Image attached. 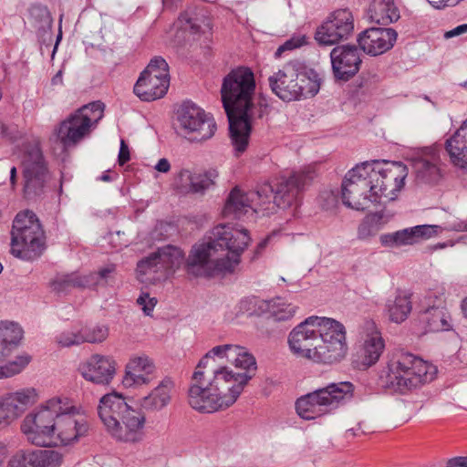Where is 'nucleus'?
<instances>
[{"label":"nucleus","instance_id":"nucleus-50","mask_svg":"<svg viewBox=\"0 0 467 467\" xmlns=\"http://www.w3.org/2000/svg\"><path fill=\"white\" fill-rule=\"evenodd\" d=\"M155 169L160 172L167 173L171 170L170 161L165 158L160 159Z\"/></svg>","mask_w":467,"mask_h":467},{"label":"nucleus","instance_id":"nucleus-20","mask_svg":"<svg viewBox=\"0 0 467 467\" xmlns=\"http://www.w3.org/2000/svg\"><path fill=\"white\" fill-rule=\"evenodd\" d=\"M45 249V235L40 223L26 230H12L11 253L24 260H34Z\"/></svg>","mask_w":467,"mask_h":467},{"label":"nucleus","instance_id":"nucleus-10","mask_svg":"<svg viewBox=\"0 0 467 467\" xmlns=\"http://www.w3.org/2000/svg\"><path fill=\"white\" fill-rule=\"evenodd\" d=\"M103 111L104 104L100 101L78 109L55 129L57 140L65 150L77 146L96 128L103 117Z\"/></svg>","mask_w":467,"mask_h":467},{"label":"nucleus","instance_id":"nucleus-40","mask_svg":"<svg viewBox=\"0 0 467 467\" xmlns=\"http://www.w3.org/2000/svg\"><path fill=\"white\" fill-rule=\"evenodd\" d=\"M218 177L216 170H209L204 173H193V179L190 188V193H203L214 184L215 179Z\"/></svg>","mask_w":467,"mask_h":467},{"label":"nucleus","instance_id":"nucleus-7","mask_svg":"<svg viewBox=\"0 0 467 467\" xmlns=\"http://www.w3.org/2000/svg\"><path fill=\"white\" fill-rule=\"evenodd\" d=\"M438 369L433 364L403 351L391 354L382 371L386 384L399 392H406L431 382Z\"/></svg>","mask_w":467,"mask_h":467},{"label":"nucleus","instance_id":"nucleus-43","mask_svg":"<svg viewBox=\"0 0 467 467\" xmlns=\"http://www.w3.org/2000/svg\"><path fill=\"white\" fill-rule=\"evenodd\" d=\"M35 223H40L38 218L33 212L26 210L16 214L12 230H26Z\"/></svg>","mask_w":467,"mask_h":467},{"label":"nucleus","instance_id":"nucleus-3","mask_svg":"<svg viewBox=\"0 0 467 467\" xmlns=\"http://www.w3.org/2000/svg\"><path fill=\"white\" fill-rule=\"evenodd\" d=\"M315 172V167L309 165L288 178L264 182L246 193L235 187L226 200L223 213L239 219L249 210L266 215L275 213L276 208L295 210L301 203L305 185L313 180Z\"/></svg>","mask_w":467,"mask_h":467},{"label":"nucleus","instance_id":"nucleus-38","mask_svg":"<svg viewBox=\"0 0 467 467\" xmlns=\"http://www.w3.org/2000/svg\"><path fill=\"white\" fill-rule=\"evenodd\" d=\"M270 315L278 321H285L294 317L296 307L281 297L274 298L266 303Z\"/></svg>","mask_w":467,"mask_h":467},{"label":"nucleus","instance_id":"nucleus-49","mask_svg":"<svg viewBox=\"0 0 467 467\" xmlns=\"http://www.w3.org/2000/svg\"><path fill=\"white\" fill-rule=\"evenodd\" d=\"M465 33H467V24H462V25L456 26L455 28H453L451 30L445 32L444 37L451 38V37L458 36L465 34Z\"/></svg>","mask_w":467,"mask_h":467},{"label":"nucleus","instance_id":"nucleus-33","mask_svg":"<svg viewBox=\"0 0 467 467\" xmlns=\"http://www.w3.org/2000/svg\"><path fill=\"white\" fill-rule=\"evenodd\" d=\"M22 327L15 322H0V361L9 357L23 338Z\"/></svg>","mask_w":467,"mask_h":467},{"label":"nucleus","instance_id":"nucleus-47","mask_svg":"<svg viewBox=\"0 0 467 467\" xmlns=\"http://www.w3.org/2000/svg\"><path fill=\"white\" fill-rule=\"evenodd\" d=\"M137 304L141 307L142 311L149 316L156 306L157 300L155 297H150L148 294H142L137 299Z\"/></svg>","mask_w":467,"mask_h":467},{"label":"nucleus","instance_id":"nucleus-12","mask_svg":"<svg viewBox=\"0 0 467 467\" xmlns=\"http://www.w3.org/2000/svg\"><path fill=\"white\" fill-rule=\"evenodd\" d=\"M176 130L192 142L211 139L216 130L214 119L192 102L183 103L177 111Z\"/></svg>","mask_w":467,"mask_h":467},{"label":"nucleus","instance_id":"nucleus-36","mask_svg":"<svg viewBox=\"0 0 467 467\" xmlns=\"http://www.w3.org/2000/svg\"><path fill=\"white\" fill-rule=\"evenodd\" d=\"M410 294L399 291L394 299H389L385 305V311L389 319L394 323L405 321L412 309Z\"/></svg>","mask_w":467,"mask_h":467},{"label":"nucleus","instance_id":"nucleus-4","mask_svg":"<svg viewBox=\"0 0 467 467\" xmlns=\"http://www.w3.org/2000/svg\"><path fill=\"white\" fill-rule=\"evenodd\" d=\"M250 240L243 227L216 225L209 236L192 247L186 262L187 272L195 276L234 273Z\"/></svg>","mask_w":467,"mask_h":467},{"label":"nucleus","instance_id":"nucleus-14","mask_svg":"<svg viewBox=\"0 0 467 467\" xmlns=\"http://www.w3.org/2000/svg\"><path fill=\"white\" fill-rule=\"evenodd\" d=\"M371 180L363 163L348 171L342 182V202L348 207L358 211L369 208L379 203L372 196Z\"/></svg>","mask_w":467,"mask_h":467},{"label":"nucleus","instance_id":"nucleus-39","mask_svg":"<svg viewBox=\"0 0 467 467\" xmlns=\"http://www.w3.org/2000/svg\"><path fill=\"white\" fill-rule=\"evenodd\" d=\"M140 75L150 78L159 79L161 81L168 80L170 82L169 66L165 59L160 57L152 58L146 69Z\"/></svg>","mask_w":467,"mask_h":467},{"label":"nucleus","instance_id":"nucleus-61","mask_svg":"<svg viewBox=\"0 0 467 467\" xmlns=\"http://www.w3.org/2000/svg\"><path fill=\"white\" fill-rule=\"evenodd\" d=\"M464 85L467 86V80L465 81Z\"/></svg>","mask_w":467,"mask_h":467},{"label":"nucleus","instance_id":"nucleus-54","mask_svg":"<svg viewBox=\"0 0 467 467\" xmlns=\"http://www.w3.org/2000/svg\"><path fill=\"white\" fill-rule=\"evenodd\" d=\"M266 244H267V239H265V240L262 241V242L257 245L255 253H256V254H260V253H261V251L265 249V247L266 246Z\"/></svg>","mask_w":467,"mask_h":467},{"label":"nucleus","instance_id":"nucleus-18","mask_svg":"<svg viewBox=\"0 0 467 467\" xmlns=\"http://www.w3.org/2000/svg\"><path fill=\"white\" fill-rule=\"evenodd\" d=\"M354 29V18L348 9H337L317 27L315 39L321 46H332L348 39Z\"/></svg>","mask_w":467,"mask_h":467},{"label":"nucleus","instance_id":"nucleus-57","mask_svg":"<svg viewBox=\"0 0 467 467\" xmlns=\"http://www.w3.org/2000/svg\"><path fill=\"white\" fill-rule=\"evenodd\" d=\"M430 4H431L433 6L441 7V0H428Z\"/></svg>","mask_w":467,"mask_h":467},{"label":"nucleus","instance_id":"nucleus-19","mask_svg":"<svg viewBox=\"0 0 467 467\" xmlns=\"http://www.w3.org/2000/svg\"><path fill=\"white\" fill-rule=\"evenodd\" d=\"M116 280V265L109 264L100 267L97 272L87 275L71 273L59 276L55 281L54 287L56 290L62 291L69 287L96 288L98 286H113Z\"/></svg>","mask_w":467,"mask_h":467},{"label":"nucleus","instance_id":"nucleus-26","mask_svg":"<svg viewBox=\"0 0 467 467\" xmlns=\"http://www.w3.org/2000/svg\"><path fill=\"white\" fill-rule=\"evenodd\" d=\"M441 227L439 225H417L394 233L381 234L379 241L382 246L389 248L411 245L421 239H429L438 235L441 233Z\"/></svg>","mask_w":467,"mask_h":467},{"label":"nucleus","instance_id":"nucleus-31","mask_svg":"<svg viewBox=\"0 0 467 467\" xmlns=\"http://www.w3.org/2000/svg\"><path fill=\"white\" fill-rule=\"evenodd\" d=\"M445 150L451 162L467 171V119L455 133L446 140Z\"/></svg>","mask_w":467,"mask_h":467},{"label":"nucleus","instance_id":"nucleus-37","mask_svg":"<svg viewBox=\"0 0 467 467\" xmlns=\"http://www.w3.org/2000/svg\"><path fill=\"white\" fill-rule=\"evenodd\" d=\"M390 217L383 211L368 213L358 224V238L368 240L375 236L389 222Z\"/></svg>","mask_w":467,"mask_h":467},{"label":"nucleus","instance_id":"nucleus-21","mask_svg":"<svg viewBox=\"0 0 467 467\" xmlns=\"http://www.w3.org/2000/svg\"><path fill=\"white\" fill-rule=\"evenodd\" d=\"M37 400L34 388H25L0 395V428L10 425Z\"/></svg>","mask_w":467,"mask_h":467},{"label":"nucleus","instance_id":"nucleus-16","mask_svg":"<svg viewBox=\"0 0 467 467\" xmlns=\"http://www.w3.org/2000/svg\"><path fill=\"white\" fill-rule=\"evenodd\" d=\"M22 166L25 193L38 194L49 179L47 165L38 143H29L25 147Z\"/></svg>","mask_w":467,"mask_h":467},{"label":"nucleus","instance_id":"nucleus-1","mask_svg":"<svg viewBox=\"0 0 467 467\" xmlns=\"http://www.w3.org/2000/svg\"><path fill=\"white\" fill-rule=\"evenodd\" d=\"M254 357L239 345L213 348L198 363L188 392L189 405L201 413L233 406L254 376Z\"/></svg>","mask_w":467,"mask_h":467},{"label":"nucleus","instance_id":"nucleus-28","mask_svg":"<svg viewBox=\"0 0 467 467\" xmlns=\"http://www.w3.org/2000/svg\"><path fill=\"white\" fill-rule=\"evenodd\" d=\"M397 40V33L392 28L371 27L358 36V45L364 52L378 56L390 49Z\"/></svg>","mask_w":467,"mask_h":467},{"label":"nucleus","instance_id":"nucleus-48","mask_svg":"<svg viewBox=\"0 0 467 467\" xmlns=\"http://www.w3.org/2000/svg\"><path fill=\"white\" fill-rule=\"evenodd\" d=\"M130 160V149L126 142L122 140L120 142V149L119 152L118 161L120 166H123Z\"/></svg>","mask_w":467,"mask_h":467},{"label":"nucleus","instance_id":"nucleus-55","mask_svg":"<svg viewBox=\"0 0 467 467\" xmlns=\"http://www.w3.org/2000/svg\"><path fill=\"white\" fill-rule=\"evenodd\" d=\"M16 179V167H13L10 171V181L11 183L14 184Z\"/></svg>","mask_w":467,"mask_h":467},{"label":"nucleus","instance_id":"nucleus-59","mask_svg":"<svg viewBox=\"0 0 467 467\" xmlns=\"http://www.w3.org/2000/svg\"><path fill=\"white\" fill-rule=\"evenodd\" d=\"M453 5L452 0H441V5Z\"/></svg>","mask_w":467,"mask_h":467},{"label":"nucleus","instance_id":"nucleus-8","mask_svg":"<svg viewBox=\"0 0 467 467\" xmlns=\"http://www.w3.org/2000/svg\"><path fill=\"white\" fill-rule=\"evenodd\" d=\"M272 91L284 101L312 98L317 94L321 78L313 70L305 71L296 63H288L269 77Z\"/></svg>","mask_w":467,"mask_h":467},{"label":"nucleus","instance_id":"nucleus-58","mask_svg":"<svg viewBox=\"0 0 467 467\" xmlns=\"http://www.w3.org/2000/svg\"><path fill=\"white\" fill-rule=\"evenodd\" d=\"M6 379L4 365H0V379Z\"/></svg>","mask_w":467,"mask_h":467},{"label":"nucleus","instance_id":"nucleus-45","mask_svg":"<svg viewBox=\"0 0 467 467\" xmlns=\"http://www.w3.org/2000/svg\"><path fill=\"white\" fill-rule=\"evenodd\" d=\"M307 44V37L304 35L293 36L290 39L286 40L282 46H280L276 52V57H281V55L287 50H293L298 47H301Z\"/></svg>","mask_w":467,"mask_h":467},{"label":"nucleus","instance_id":"nucleus-32","mask_svg":"<svg viewBox=\"0 0 467 467\" xmlns=\"http://www.w3.org/2000/svg\"><path fill=\"white\" fill-rule=\"evenodd\" d=\"M174 389V381L166 377L141 400V406L146 410H160L171 402Z\"/></svg>","mask_w":467,"mask_h":467},{"label":"nucleus","instance_id":"nucleus-6","mask_svg":"<svg viewBox=\"0 0 467 467\" xmlns=\"http://www.w3.org/2000/svg\"><path fill=\"white\" fill-rule=\"evenodd\" d=\"M98 413L108 433L116 441L130 444L143 441L145 414L130 407L121 394L113 391L102 396Z\"/></svg>","mask_w":467,"mask_h":467},{"label":"nucleus","instance_id":"nucleus-42","mask_svg":"<svg viewBox=\"0 0 467 467\" xmlns=\"http://www.w3.org/2000/svg\"><path fill=\"white\" fill-rule=\"evenodd\" d=\"M30 361L31 357L27 354H23L16 357L14 360L5 364L4 368L6 378H11L22 372Z\"/></svg>","mask_w":467,"mask_h":467},{"label":"nucleus","instance_id":"nucleus-25","mask_svg":"<svg viewBox=\"0 0 467 467\" xmlns=\"http://www.w3.org/2000/svg\"><path fill=\"white\" fill-rule=\"evenodd\" d=\"M61 463L62 454L57 451L26 449L14 453L6 467H60Z\"/></svg>","mask_w":467,"mask_h":467},{"label":"nucleus","instance_id":"nucleus-17","mask_svg":"<svg viewBox=\"0 0 467 467\" xmlns=\"http://www.w3.org/2000/svg\"><path fill=\"white\" fill-rule=\"evenodd\" d=\"M318 322L319 317H309L290 332L288 344L295 355L317 362Z\"/></svg>","mask_w":467,"mask_h":467},{"label":"nucleus","instance_id":"nucleus-34","mask_svg":"<svg viewBox=\"0 0 467 467\" xmlns=\"http://www.w3.org/2000/svg\"><path fill=\"white\" fill-rule=\"evenodd\" d=\"M169 85L168 80L161 81L140 75L133 91L141 100L152 101L162 98L166 94Z\"/></svg>","mask_w":467,"mask_h":467},{"label":"nucleus","instance_id":"nucleus-51","mask_svg":"<svg viewBox=\"0 0 467 467\" xmlns=\"http://www.w3.org/2000/svg\"><path fill=\"white\" fill-rule=\"evenodd\" d=\"M188 24H189V27H190L191 33H192V34L200 33V26H198L195 22H192V20H189Z\"/></svg>","mask_w":467,"mask_h":467},{"label":"nucleus","instance_id":"nucleus-13","mask_svg":"<svg viewBox=\"0 0 467 467\" xmlns=\"http://www.w3.org/2000/svg\"><path fill=\"white\" fill-rule=\"evenodd\" d=\"M317 362L334 364L347 354L346 328L340 322L319 317Z\"/></svg>","mask_w":467,"mask_h":467},{"label":"nucleus","instance_id":"nucleus-41","mask_svg":"<svg viewBox=\"0 0 467 467\" xmlns=\"http://www.w3.org/2000/svg\"><path fill=\"white\" fill-rule=\"evenodd\" d=\"M83 342L100 343L104 341L109 335V328L103 325L94 327H85L80 330Z\"/></svg>","mask_w":467,"mask_h":467},{"label":"nucleus","instance_id":"nucleus-5","mask_svg":"<svg viewBox=\"0 0 467 467\" xmlns=\"http://www.w3.org/2000/svg\"><path fill=\"white\" fill-rule=\"evenodd\" d=\"M254 91V75L248 67L233 69L223 78L222 102L229 119L233 143L239 153L244 152L248 145Z\"/></svg>","mask_w":467,"mask_h":467},{"label":"nucleus","instance_id":"nucleus-52","mask_svg":"<svg viewBox=\"0 0 467 467\" xmlns=\"http://www.w3.org/2000/svg\"><path fill=\"white\" fill-rule=\"evenodd\" d=\"M453 229L456 231H467V219L455 224Z\"/></svg>","mask_w":467,"mask_h":467},{"label":"nucleus","instance_id":"nucleus-2","mask_svg":"<svg viewBox=\"0 0 467 467\" xmlns=\"http://www.w3.org/2000/svg\"><path fill=\"white\" fill-rule=\"evenodd\" d=\"M89 426L81 406L67 397H54L27 414L21 431L36 446H67L88 434Z\"/></svg>","mask_w":467,"mask_h":467},{"label":"nucleus","instance_id":"nucleus-11","mask_svg":"<svg viewBox=\"0 0 467 467\" xmlns=\"http://www.w3.org/2000/svg\"><path fill=\"white\" fill-rule=\"evenodd\" d=\"M372 182V196L378 202L382 198L394 201L403 189L408 176V168L400 161H374L364 162Z\"/></svg>","mask_w":467,"mask_h":467},{"label":"nucleus","instance_id":"nucleus-29","mask_svg":"<svg viewBox=\"0 0 467 467\" xmlns=\"http://www.w3.org/2000/svg\"><path fill=\"white\" fill-rule=\"evenodd\" d=\"M426 309L421 313L420 319L426 323L429 332L448 331L451 328V318L445 307V300L441 296L430 295L426 298Z\"/></svg>","mask_w":467,"mask_h":467},{"label":"nucleus","instance_id":"nucleus-35","mask_svg":"<svg viewBox=\"0 0 467 467\" xmlns=\"http://www.w3.org/2000/svg\"><path fill=\"white\" fill-rule=\"evenodd\" d=\"M368 14L372 21L384 26L400 18V10L394 0H372Z\"/></svg>","mask_w":467,"mask_h":467},{"label":"nucleus","instance_id":"nucleus-56","mask_svg":"<svg viewBox=\"0 0 467 467\" xmlns=\"http://www.w3.org/2000/svg\"><path fill=\"white\" fill-rule=\"evenodd\" d=\"M100 180L103 182H111L113 178L109 174V171H106L101 175Z\"/></svg>","mask_w":467,"mask_h":467},{"label":"nucleus","instance_id":"nucleus-15","mask_svg":"<svg viewBox=\"0 0 467 467\" xmlns=\"http://www.w3.org/2000/svg\"><path fill=\"white\" fill-rule=\"evenodd\" d=\"M184 261L183 252L174 246L159 249L137 265V274L141 282L154 283L166 278Z\"/></svg>","mask_w":467,"mask_h":467},{"label":"nucleus","instance_id":"nucleus-22","mask_svg":"<svg viewBox=\"0 0 467 467\" xmlns=\"http://www.w3.org/2000/svg\"><path fill=\"white\" fill-rule=\"evenodd\" d=\"M441 149L437 145L419 150L411 159L418 180L427 183H437L442 177Z\"/></svg>","mask_w":467,"mask_h":467},{"label":"nucleus","instance_id":"nucleus-46","mask_svg":"<svg viewBox=\"0 0 467 467\" xmlns=\"http://www.w3.org/2000/svg\"><path fill=\"white\" fill-rule=\"evenodd\" d=\"M193 173L186 169L182 170L175 180L177 188L182 193H190Z\"/></svg>","mask_w":467,"mask_h":467},{"label":"nucleus","instance_id":"nucleus-53","mask_svg":"<svg viewBox=\"0 0 467 467\" xmlns=\"http://www.w3.org/2000/svg\"><path fill=\"white\" fill-rule=\"evenodd\" d=\"M461 309L463 317L467 319V296L461 303Z\"/></svg>","mask_w":467,"mask_h":467},{"label":"nucleus","instance_id":"nucleus-27","mask_svg":"<svg viewBox=\"0 0 467 467\" xmlns=\"http://www.w3.org/2000/svg\"><path fill=\"white\" fill-rule=\"evenodd\" d=\"M333 73L336 78L348 80L359 70V50L353 46H338L330 53Z\"/></svg>","mask_w":467,"mask_h":467},{"label":"nucleus","instance_id":"nucleus-60","mask_svg":"<svg viewBox=\"0 0 467 467\" xmlns=\"http://www.w3.org/2000/svg\"><path fill=\"white\" fill-rule=\"evenodd\" d=\"M2 270H3V266H2V265L0 264V273L2 272Z\"/></svg>","mask_w":467,"mask_h":467},{"label":"nucleus","instance_id":"nucleus-44","mask_svg":"<svg viewBox=\"0 0 467 467\" xmlns=\"http://www.w3.org/2000/svg\"><path fill=\"white\" fill-rule=\"evenodd\" d=\"M56 340L60 347H71L83 343V337L81 336L80 330L78 332H62L56 337Z\"/></svg>","mask_w":467,"mask_h":467},{"label":"nucleus","instance_id":"nucleus-23","mask_svg":"<svg viewBox=\"0 0 467 467\" xmlns=\"http://www.w3.org/2000/svg\"><path fill=\"white\" fill-rule=\"evenodd\" d=\"M154 360L146 354L133 355L125 366L122 384L125 388L149 385L157 379Z\"/></svg>","mask_w":467,"mask_h":467},{"label":"nucleus","instance_id":"nucleus-24","mask_svg":"<svg viewBox=\"0 0 467 467\" xmlns=\"http://www.w3.org/2000/svg\"><path fill=\"white\" fill-rule=\"evenodd\" d=\"M116 360L109 356L94 354L81 362L80 375L88 381L99 385H109L116 374Z\"/></svg>","mask_w":467,"mask_h":467},{"label":"nucleus","instance_id":"nucleus-9","mask_svg":"<svg viewBox=\"0 0 467 467\" xmlns=\"http://www.w3.org/2000/svg\"><path fill=\"white\" fill-rule=\"evenodd\" d=\"M354 386L348 381L332 383L296 400L297 414L304 420L326 415L353 397Z\"/></svg>","mask_w":467,"mask_h":467},{"label":"nucleus","instance_id":"nucleus-30","mask_svg":"<svg viewBox=\"0 0 467 467\" xmlns=\"http://www.w3.org/2000/svg\"><path fill=\"white\" fill-rule=\"evenodd\" d=\"M372 327L374 325L372 324ZM385 344L381 334L373 327L364 339V343L357 351L354 363L358 369H367L376 364L381 356Z\"/></svg>","mask_w":467,"mask_h":467}]
</instances>
